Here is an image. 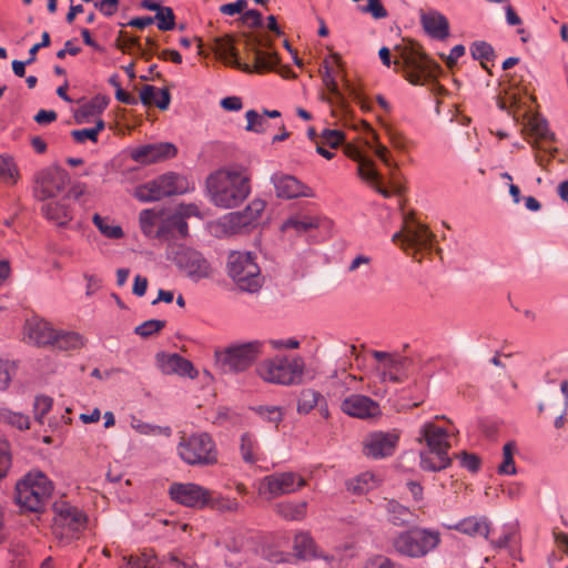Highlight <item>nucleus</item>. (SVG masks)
I'll use <instances>...</instances> for the list:
<instances>
[{
    "mask_svg": "<svg viewBox=\"0 0 568 568\" xmlns=\"http://www.w3.org/2000/svg\"><path fill=\"white\" fill-rule=\"evenodd\" d=\"M210 202L220 209L240 206L252 192L251 171L241 164H230L212 172L205 181Z\"/></svg>",
    "mask_w": 568,
    "mask_h": 568,
    "instance_id": "1",
    "label": "nucleus"
},
{
    "mask_svg": "<svg viewBox=\"0 0 568 568\" xmlns=\"http://www.w3.org/2000/svg\"><path fill=\"white\" fill-rule=\"evenodd\" d=\"M418 442L426 444L422 450L420 467L427 471H439L450 465L448 457L449 433L446 428L436 425L434 422L424 423L418 430Z\"/></svg>",
    "mask_w": 568,
    "mask_h": 568,
    "instance_id": "2",
    "label": "nucleus"
},
{
    "mask_svg": "<svg viewBox=\"0 0 568 568\" xmlns=\"http://www.w3.org/2000/svg\"><path fill=\"white\" fill-rule=\"evenodd\" d=\"M226 272L242 292L257 293L264 284V276L256 262V255L248 251L230 252L226 260Z\"/></svg>",
    "mask_w": 568,
    "mask_h": 568,
    "instance_id": "3",
    "label": "nucleus"
},
{
    "mask_svg": "<svg viewBox=\"0 0 568 568\" xmlns=\"http://www.w3.org/2000/svg\"><path fill=\"white\" fill-rule=\"evenodd\" d=\"M54 489L51 479L40 470H31L16 484V503L26 511H41Z\"/></svg>",
    "mask_w": 568,
    "mask_h": 568,
    "instance_id": "4",
    "label": "nucleus"
},
{
    "mask_svg": "<svg viewBox=\"0 0 568 568\" xmlns=\"http://www.w3.org/2000/svg\"><path fill=\"white\" fill-rule=\"evenodd\" d=\"M442 535L436 529L414 527L400 531L392 541L396 552L409 558H423L437 549Z\"/></svg>",
    "mask_w": 568,
    "mask_h": 568,
    "instance_id": "5",
    "label": "nucleus"
},
{
    "mask_svg": "<svg viewBox=\"0 0 568 568\" xmlns=\"http://www.w3.org/2000/svg\"><path fill=\"white\" fill-rule=\"evenodd\" d=\"M256 374L271 384L292 385L303 375L304 362L300 356L290 359L286 356H275L262 361L256 366Z\"/></svg>",
    "mask_w": 568,
    "mask_h": 568,
    "instance_id": "6",
    "label": "nucleus"
},
{
    "mask_svg": "<svg viewBox=\"0 0 568 568\" xmlns=\"http://www.w3.org/2000/svg\"><path fill=\"white\" fill-rule=\"evenodd\" d=\"M53 514L52 531L61 541L69 542L79 538L87 528V514L67 501H57Z\"/></svg>",
    "mask_w": 568,
    "mask_h": 568,
    "instance_id": "7",
    "label": "nucleus"
},
{
    "mask_svg": "<svg viewBox=\"0 0 568 568\" xmlns=\"http://www.w3.org/2000/svg\"><path fill=\"white\" fill-rule=\"evenodd\" d=\"M178 454L189 465H213L217 463V449L207 433H195L183 437Z\"/></svg>",
    "mask_w": 568,
    "mask_h": 568,
    "instance_id": "8",
    "label": "nucleus"
},
{
    "mask_svg": "<svg viewBox=\"0 0 568 568\" xmlns=\"http://www.w3.org/2000/svg\"><path fill=\"white\" fill-rule=\"evenodd\" d=\"M266 206L265 201L253 199L244 210L230 212L219 219L216 227L221 235H234L255 227Z\"/></svg>",
    "mask_w": 568,
    "mask_h": 568,
    "instance_id": "9",
    "label": "nucleus"
},
{
    "mask_svg": "<svg viewBox=\"0 0 568 568\" xmlns=\"http://www.w3.org/2000/svg\"><path fill=\"white\" fill-rule=\"evenodd\" d=\"M263 342L250 341L232 344L216 354L217 361L225 372H243L262 354Z\"/></svg>",
    "mask_w": 568,
    "mask_h": 568,
    "instance_id": "10",
    "label": "nucleus"
},
{
    "mask_svg": "<svg viewBox=\"0 0 568 568\" xmlns=\"http://www.w3.org/2000/svg\"><path fill=\"white\" fill-rule=\"evenodd\" d=\"M394 65L415 85L425 84L432 75L430 62L426 59L425 54L414 48L396 50Z\"/></svg>",
    "mask_w": 568,
    "mask_h": 568,
    "instance_id": "11",
    "label": "nucleus"
},
{
    "mask_svg": "<svg viewBox=\"0 0 568 568\" xmlns=\"http://www.w3.org/2000/svg\"><path fill=\"white\" fill-rule=\"evenodd\" d=\"M306 485V480L297 473L281 471L263 477L257 486L260 497L271 500L273 498L293 494Z\"/></svg>",
    "mask_w": 568,
    "mask_h": 568,
    "instance_id": "12",
    "label": "nucleus"
},
{
    "mask_svg": "<svg viewBox=\"0 0 568 568\" xmlns=\"http://www.w3.org/2000/svg\"><path fill=\"white\" fill-rule=\"evenodd\" d=\"M372 356L376 361L375 373L383 383H400L408 374L409 361L394 353L373 351Z\"/></svg>",
    "mask_w": 568,
    "mask_h": 568,
    "instance_id": "13",
    "label": "nucleus"
},
{
    "mask_svg": "<svg viewBox=\"0 0 568 568\" xmlns=\"http://www.w3.org/2000/svg\"><path fill=\"white\" fill-rule=\"evenodd\" d=\"M434 235L426 225L414 220L406 221L404 227L393 235V242L399 243L405 251L414 253L432 248Z\"/></svg>",
    "mask_w": 568,
    "mask_h": 568,
    "instance_id": "14",
    "label": "nucleus"
},
{
    "mask_svg": "<svg viewBox=\"0 0 568 568\" xmlns=\"http://www.w3.org/2000/svg\"><path fill=\"white\" fill-rule=\"evenodd\" d=\"M400 434V430L396 428L387 432L375 430L367 434L363 440V454L373 459L393 456L398 446Z\"/></svg>",
    "mask_w": 568,
    "mask_h": 568,
    "instance_id": "15",
    "label": "nucleus"
},
{
    "mask_svg": "<svg viewBox=\"0 0 568 568\" xmlns=\"http://www.w3.org/2000/svg\"><path fill=\"white\" fill-rule=\"evenodd\" d=\"M169 495L175 503L191 508H203L211 500V491L193 483H174Z\"/></svg>",
    "mask_w": 568,
    "mask_h": 568,
    "instance_id": "16",
    "label": "nucleus"
},
{
    "mask_svg": "<svg viewBox=\"0 0 568 568\" xmlns=\"http://www.w3.org/2000/svg\"><path fill=\"white\" fill-rule=\"evenodd\" d=\"M67 184V178L59 168H45L39 171L34 179V195L44 201L57 196Z\"/></svg>",
    "mask_w": 568,
    "mask_h": 568,
    "instance_id": "17",
    "label": "nucleus"
},
{
    "mask_svg": "<svg viewBox=\"0 0 568 568\" xmlns=\"http://www.w3.org/2000/svg\"><path fill=\"white\" fill-rule=\"evenodd\" d=\"M175 262L179 268L192 281L206 278L212 273V267L209 261L202 255V253L192 248H182L176 252Z\"/></svg>",
    "mask_w": 568,
    "mask_h": 568,
    "instance_id": "18",
    "label": "nucleus"
},
{
    "mask_svg": "<svg viewBox=\"0 0 568 568\" xmlns=\"http://www.w3.org/2000/svg\"><path fill=\"white\" fill-rule=\"evenodd\" d=\"M341 410L359 419H369L382 414L379 404L362 394H352L344 398L341 403Z\"/></svg>",
    "mask_w": 568,
    "mask_h": 568,
    "instance_id": "19",
    "label": "nucleus"
},
{
    "mask_svg": "<svg viewBox=\"0 0 568 568\" xmlns=\"http://www.w3.org/2000/svg\"><path fill=\"white\" fill-rule=\"evenodd\" d=\"M178 149L173 143L159 142L138 146L131 151V159L141 164H151L172 159Z\"/></svg>",
    "mask_w": 568,
    "mask_h": 568,
    "instance_id": "20",
    "label": "nucleus"
},
{
    "mask_svg": "<svg viewBox=\"0 0 568 568\" xmlns=\"http://www.w3.org/2000/svg\"><path fill=\"white\" fill-rule=\"evenodd\" d=\"M168 214L164 209H145L139 214V224L142 233L150 239H161L168 233Z\"/></svg>",
    "mask_w": 568,
    "mask_h": 568,
    "instance_id": "21",
    "label": "nucleus"
},
{
    "mask_svg": "<svg viewBox=\"0 0 568 568\" xmlns=\"http://www.w3.org/2000/svg\"><path fill=\"white\" fill-rule=\"evenodd\" d=\"M276 195L282 199L310 197L312 190L295 176L284 173H274L271 178Z\"/></svg>",
    "mask_w": 568,
    "mask_h": 568,
    "instance_id": "22",
    "label": "nucleus"
},
{
    "mask_svg": "<svg viewBox=\"0 0 568 568\" xmlns=\"http://www.w3.org/2000/svg\"><path fill=\"white\" fill-rule=\"evenodd\" d=\"M156 363L163 374H176L190 378L197 377V371L193 364L178 354H158Z\"/></svg>",
    "mask_w": 568,
    "mask_h": 568,
    "instance_id": "23",
    "label": "nucleus"
},
{
    "mask_svg": "<svg viewBox=\"0 0 568 568\" xmlns=\"http://www.w3.org/2000/svg\"><path fill=\"white\" fill-rule=\"evenodd\" d=\"M24 334L29 342L39 345H52L57 336V329L42 318H31L26 322Z\"/></svg>",
    "mask_w": 568,
    "mask_h": 568,
    "instance_id": "24",
    "label": "nucleus"
},
{
    "mask_svg": "<svg viewBox=\"0 0 568 568\" xmlns=\"http://www.w3.org/2000/svg\"><path fill=\"white\" fill-rule=\"evenodd\" d=\"M490 526L491 523L486 516H468L454 525H448L447 528L469 537H484L487 539Z\"/></svg>",
    "mask_w": 568,
    "mask_h": 568,
    "instance_id": "25",
    "label": "nucleus"
},
{
    "mask_svg": "<svg viewBox=\"0 0 568 568\" xmlns=\"http://www.w3.org/2000/svg\"><path fill=\"white\" fill-rule=\"evenodd\" d=\"M420 23L424 31L433 39L445 40L449 36L447 18L436 10L422 13Z\"/></svg>",
    "mask_w": 568,
    "mask_h": 568,
    "instance_id": "26",
    "label": "nucleus"
},
{
    "mask_svg": "<svg viewBox=\"0 0 568 568\" xmlns=\"http://www.w3.org/2000/svg\"><path fill=\"white\" fill-rule=\"evenodd\" d=\"M160 199L182 194L187 190L185 178L173 172H169L152 180Z\"/></svg>",
    "mask_w": 568,
    "mask_h": 568,
    "instance_id": "27",
    "label": "nucleus"
},
{
    "mask_svg": "<svg viewBox=\"0 0 568 568\" xmlns=\"http://www.w3.org/2000/svg\"><path fill=\"white\" fill-rule=\"evenodd\" d=\"M293 550L295 557L303 560H311L316 558H324L322 552L317 549L316 542L307 531H298L294 536Z\"/></svg>",
    "mask_w": 568,
    "mask_h": 568,
    "instance_id": "28",
    "label": "nucleus"
},
{
    "mask_svg": "<svg viewBox=\"0 0 568 568\" xmlns=\"http://www.w3.org/2000/svg\"><path fill=\"white\" fill-rule=\"evenodd\" d=\"M353 159L358 163V175L371 183L381 195L389 197L392 193L381 185V175L375 169L373 161L361 154H356Z\"/></svg>",
    "mask_w": 568,
    "mask_h": 568,
    "instance_id": "29",
    "label": "nucleus"
},
{
    "mask_svg": "<svg viewBox=\"0 0 568 568\" xmlns=\"http://www.w3.org/2000/svg\"><path fill=\"white\" fill-rule=\"evenodd\" d=\"M109 100L103 95H97L87 103L82 104L74 113L77 123H90L100 119L99 116L106 109Z\"/></svg>",
    "mask_w": 568,
    "mask_h": 568,
    "instance_id": "30",
    "label": "nucleus"
},
{
    "mask_svg": "<svg viewBox=\"0 0 568 568\" xmlns=\"http://www.w3.org/2000/svg\"><path fill=\"white\" fill-rule=\"evenodd\" d=\"M41 211L48 221L58 226H65L73 217L70 207L61 201L48 202Z\"/></svg>",
    "mask_w": 568,
    "mask_h": 568,
    "instance_id": "31",
    "label": "nucleus"
},
{
    "mask_svg": "<svg viewBox=\"0 0 568 568\" xmlns=\"http://www.w3.org/2000/svg\"><path fill=\"white\" fill-rule=\"evenodd\" d=\"M383 481V476L378 471L366 470L348 481V490L355 494H365L377 488Z\"/></svg>",
    "mask_w": 568,
    "mask_h": 568,
    "instance_id": "32",
    "label": "nucleus"
},
{
    "mask_svg": "<svg viewBox=\"0 0 568 568\" xmlns=\"http://www.w3.org/2000/svg\"><path fill=\"white\" fill-rule=\"evenodd\" d=\"M140 99L143 104L156 105L161 110H166L171 101L168 89H159L154 85H144L141 89Z\"/></svg>",
    "mask_w": 568,
    "mask_h": 568,
    "instance_id": "33",
    "label": "nucleus"
},
{
    "mask_svg": "<svg viewBox=\"0 0 568 568\" xmlns=\"http://www.w3.org/2000/svg\"><path fill=\"white\" fill-rule=\"evenodd\" d=\"M385 510L387 514L388 521L395 526L404 527L414 521L413 520V517H414L413 511L408 507L399 504L398 501H396L394 499L388 500L386 503Z\"/></svg>",
    "mask_w": 568,
    "mask_h": 568,
    "instance_id": "34",
    "label": "nucleus"
},
{
    "mask_svg": "<svg viewBox=\"0 0 568 568\" xmlns=\"http://www.w3.org/2000/svg\"><path fill=\"white\" fill-rule=\"evenodd\" d=\"M215 52L219 55V58L227 65L235 67L239 69H242L246 72H251L250 65L245 64L242 65L239 62L237 53L234 48L233 41L230 38L220 39L216 41V48Z\"/></svg>",
    "mask_w": 568,
    "mask_h": 568,
    "instance_id": "35",
    "label": "nucleus"
},
{
    "mask_svg": "<svg viewBox=\"0 0 568 568\" xmlns=\"http://www.w3.org/2000/svg\"><path fill=\"white\" fill-rule=\"evenodd\" d=\"M275 513L286 520L301 521L306 517V501H282L274 506Z\"/></svg>",
    "mask_w": 568,
    "mask_h": 568,
    "instance_id": "36",
    "label": "nucleus"
},
{
    "mask_svg": "<svg viewBox=\"0 0 568 568\" xmlns=\"http://www.w3.org/2000/svg\"><path fill=\"white\" fill-rule=\"evenodd\" d=\"M92 222L99 232L106 239L120 240L124 236L123 229L121 225L115 224L114 221L109 216H101L95 213L92 216Z\"/></svg>",
    "mask_w": 568,
    "mask_h": 568,
    "instance_id": "37",
    "label": "nucleus"
},
{
    "mask_svg": "<svg viewBox=\"0 0 568 568\" xmlns=\"http://www.w3.org/2000/svg\"><path fill=\"white\" fill-rule=\"evenodd\" d=\"M318 226V221L316 217L308 215H295L287 219L283 225L282 231L288 232L293 231L296 234H304L310 230L316 229Z\"/></svg>",
    "mask_w": 568,
    "mask_h": 568,
    "instance_id": "38",
    "label": "nucleus"
},
{
    "mask_svg": "<svg viewBox=\"0 0 568 568\" xmlns=\"http://www.w3.org/2000/svg\"><path fill=\"white\" fill-rule=\"evenodd\" d=\"M240 452L246 464H255L260 460V446L252 434L245 433L241 436Z\"/></svg>",
    "mask_w": 568,
    "mask_h": 568,
    "instance_id": "39",
    "label": "nucleus"
},
{
    "mask_svg": "<svg viewBox=\"0 0 568 568\" xmlns=\"http://www.w3.org/2000/svg\"><path fill=\"white\" fill-rule=\"evenodd\" d=\"M19 176L14 159L9 154H0V180L3 183L13 185L18 182Z\"/></svg>",
    "mask_w": 568,
    "mask_h": 568,
    "instance_id": "40",
    "label": "nucleus"
},
{
    "mask_svg": "<svg viewBox=\"0 0 568 568\" xmlns=\"http://www.w3.org/2000/svg\"><path fill=\"white\" fill-rule=\"evenodd\" d=\"M52 345L65 351L77 349L83 346V337L75 332H64L57 329V336L54 337Z\"/></svg>",
    "mask_w": 568,
    "mask_h": 568,
    "instance_id": "41",
    "label": "nucleus"
},
{
    "mask_svg": "<svg viewBox=\"0 0 568 568\" xmlns=\"http://www.w3.org/2000/svg\"><path fill=\"white\" fill-rule=\"evenodd\" d=\"M105 128V123L102 119H97L95 124L92 128H85L81 130H73L71 136L78 143H84L85 141L98 142V136L101 131Z\"/></svg>",
    "mask_w": 568,
    "mask_h": 568,
    "instance_id": "42",
    "label": "nucleus"
},
{
    "mask_svg": "<svg viewBox=\"0 0 568 568\" xmlns=\"http://www.w3.org/2000/svg\"><path fill=\"white\" fill-rule=\"evenodd\" d=\"M130 425L136 433H139L141 435H146V436L163 435L165 437H169V436H171V433H172L171 428L168 426L162 427V426H158V425H152L149 423H144L134 417L132 418Z\"/></svg>",
    "mask_w": 568,
    "mask_h": 568,
    "instance_id": "43",
    "label": "nucleus"
},
{
    "mask_svg": "<svg viewBox=\"0 0 568 568\" xmlns=\"http://www.w3.org/2000/svg\"><path fill=\"white\" fill-rule=\"evenodd\" d=\"M278 57L275 52L263 51L260 49L254 50V69L255 71H266L276 67Z\"/></svg>",
    "mask_w": 568,
    "mask_h": 568,
    "instance_id": "44",
    "label": "nucleus"
},
{
    "mask_svg": "<svg viewBox=\"0 0 568 568\" xmlns=\"http://www.w3.org/2000/svg\"><path fill=\"white\" fill-rule=\"evenodd\" d=\"M0 420L10 424L21 430L28 429L30 427V420L27 415L12 412L4 407L0 408Z\"/></svg>",
    "mask_w": 568,
    "mask_h": 568,
    "instance_id": "45",
    "label": "nucleus"
},
{
    "mask_svg": "<svg viewBox=\"0 0 568 568\" xmlns=\"http://www.w3.org/2000/svg\"><path fill=\"white\" fill-rule=\"evenodd\" d=\"M125 562L120 568H160L155 556L142 554L124 558Z\"/></svg>",
    "mask_w": 568,
    "mask_h": 568,
    "instance_id": "46",
    "label": "nucleus"
},
{
    "mask_svg": "<svg viewBox=\"0 0 568 568\" xmlns=\"http://www.w3.org/2000/svg\"><path fill=\"white\" fill-rule=\"evenodd\" d=\"M322 395L314 389H304L297 402V412L308 414L320 402Z\"/></svg>",
    "mask_w": 568,
    "mask_h": 568,
    "instance_id": "47",
    "label": "nucleus"
},
{
    "mask_svg": "<svg viewBox=\"0 0 568 568\" xmlns=\"http://www.w3.org/2000/svg\"><path fill=\"white\" fill-rule=\"evenodd\" d=\"M516 445L514 443H507L503 447V463L498 466V474L500 475H515L516 466L514 462V453Z\"/></svg>",
    "mask_w": 568,
    "mask_h": 568,
    "instance_id": "48",
    "label": "nucleus"
},
{
    "mask_svg": "<svg viewBox=\"0 0 568 568\" xmlns=\"http://www.w3.org/2000/svg\"><path fill=\"white\" fill-rule=\"evenodd\" d=\"M345 139V134L342 130L337 129H325L320 133V142L331 149L338 148Z\"/></svg>",
    "mask_w": 568,
    "mask_h": 568,
    "instance_id": "49",
    "label": "nucleus"
},
{
    "mask_svg": "<svg viewBox=\"0 0 568 568\" xmlns=\"http://www.w3.org/2000/svg\"><path fill=\"white\" fill-rule=\"evenodd\" d=\"M154 21H156V26L161 31H169L174 29L175 27V16L170 7H163L160 11L155 13Z\"/></svg>",
    "mask_w": 568,
    "mask_h": 568,
    "instance_id": "50",
    "label": "nucleus"
},
{
    "mask_svg": "<svg viewBox=\"0 0 568 568\" xmlns=\"http://www.w3.org/2000/svg\"><path fill=\"white\" fill-rule=\"evenodd\" d=\"M133 195L140 202H153L161 200L153 181H149L134 189Z\"/></svg>",
    "mask_w": 568,
    "mask_h": 568,
    "instance_id": "51",
    "label": "nucleus"
},
{
    "mask_svg": "<svg viewBox=\"0 0 568 568\" xmlns=\"http://www.w3.org/2000/svg\"><path fill=\"white\" fill-rule=\"evenodd\" d=\"M247 121L246 131L263 133L266 130L267 121L264 115L257 113L255 110H248L245 113Z\"/></svg>",
    "mask_w": 568,
    "mask_h": 568,
    "instance_id": "52",
    "label": "nucleus"
},
{
    "mask_svg": "<svg viewBox=\"0 0 568 568\" xmlns=\"http://www.w3.org/2000/svg\"><path fill=\"white\" fill-rule=\"evenodd\" d=\"M165 326V321L162 320H149L138 325L134 328V333L141 337H150L159 333Z\"/></svg>",
    "mask_w": 568,
    "mask_h": 568,
    "instance_id": "53",
    "label": "nucleus"
},
{
    "mask_svg": "<svg viewBox=\"0 0 568 568\" xmlns=\"http://www.w3.org/2000/svg\"><path fill=\"white\" fill-rule=\"evenodd\" d=\"M530 132L538 139H547L550 135L548 122L539 115H534L528 121Z\"/></svg>",
    "mask_w": 568,
    "mask_h": 568,
    "instance_id": "54",
    "label": "nucleus"
},
{
    "mask_svg": "<svg viewBox=\"0 0 568 568\" xmlns=\"http://www.w3.org/2000/svg\"><path fill=\"white\" fill-rule=\"evenodd\" d=\"M52 403V398L49 396L40 395L34 398L33 414L39 423H42L43 417L50 412Z\"/></svg>",
    "mask_w": 568,
    "mask_h": 568,
    "instance_id": "55",
    "label": "nucleus"
},
{
    "mask_svg": "<svg viewBox=\"0 0 568 568\" xmlns=\"http://www.w3.org/2000/svg\"><path fill=\"white\" fill-rule=\"evenodd\" d=\"M256 413L275 426L283 419V409L280 406H260Z\"/></svg>",
    "mask_w": 568,
    "mask_h": 568,
    "instance_id": "56",
    "label": "nucleus"
},
{
    "mask_svg": "<svg viewBox=\"0 0 568 568\" xmlns=\"http://www.w3.org/2000/svg\"><path fill=\"white\" fill-rule=\"evenodd\" d=\"M16 371L17 365L14 362L0 359V389L8 388Z\"/></svg>",
    "mask_w": 568,
    "mask_h": 568,
    "instance_id": "57",
    "label": "nucleus"
},
{
    "mask_svg": "<svg viewBox=\"0 0 568 568\" xmlns=\"http://www.w3.org/2000/svg\"><path fill=\"white\" fill-rule=\"evenodd\" d=\"M323 83L329 93H332L336 99H342V93L338 90L336 78L327 61L324 63Z\"/></svg>",
    "mask_w": 568,
    "mask_h": 568,
    "instance_id": "58",
    "label": "nucleus"
},
{
    "mask_svg": "<svg viewBox=\"0 0 568 568\" xmlns=\"http://www.w3.org/2000/svg\"><path fill=\"white\" fill-rule=\"evenodd\" d=\"M363 568H403L402 565L393 561L388 557L375 555L369 557L363 565Z\"/></svg>",
    "mask_w": 568,
    "mask_h": 568,
    "instance_id": "59",
    "label": "nucleus"
},
{
    "mask_svg": "<svg viewBox=\"0 0 568 568\" xmlns=\"http://www.w3.org/2000/svg\"><path fill=\"white\" fill-rule=\"evenodd\" d=\"M388 139L392 146L399 152H407L412 144L410 140L405 134L396 130L388 132Z\"/></svg>",
    "mask_w": 568,
    "mask_h": 568,
    "instance_id": "60",
    "label": "nucleus"
},
{
    "mask_svg": "<svg viewBox=\"0 0 568 568\" xmlns=\"http://www.w3.org/2000/svg\"><path fill=\"white\" fill-rule=\"evenodd\" d=\"M11 467V454L9 443L0 440V479L6 477Z\"/></svg>",
    "mask_w": 568,
    "mask_h": 568,
    "instance_id": "61",
    "label": "nucleus"
},
{
    "mask_svg": "<svg viewBox=\"0 0 568 568\" xmlns=\"http://www.w3.org/2000/svg\"><path fill=\"white\" fill-rule=\"evenodd\" d=\"M94 7L104 16L112 17L119 10V0H95Z\"/></svg>",
    "mask_w": 568,
    "mask_h": 568,
    "instance_id": "62",
    "label": "nucleus"
},
{
    "mask_svg": "<svg viewBox=\"0 0 568 568\" xmlns=\"http://www.w3.org/2000/svg\"><path fill=\"white\" fill-rule=\"evenodd\" d=\"M471 54L475 59L489 60L494 53L491 45L486 42H475L471 45Z\"/></svg>",
    "mask_w": 568,
    "mask_h": 568,
    "instance_id": "63",
    "label": "nucleus"
},
{
    "mask_svg": "<svg viewBox=\"0 0 568 568\" xmlns=\"http://www.w3.org/2000/svg\"><path fill=\"white\" fill-rule=\"evenodd\" d=\"M374 154L388 168L396 169L397 164L390 159L389 150L383 144L372 146Z\"/></svg>",
    "mask_w": 568,
    "mask_h": 568,
    "instance_id": "64",
    "label": "nucleus"
}]
</instances>
